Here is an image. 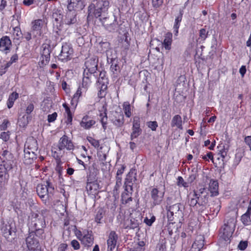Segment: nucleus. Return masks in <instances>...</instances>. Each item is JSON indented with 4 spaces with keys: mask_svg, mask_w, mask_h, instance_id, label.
I'll use <instances>...</instances> for the list:
<instances>
[{
    "mask_svg": "<svg viewBox=\"0 0 251 251\" xmlns=\"http://www.w3.org/2000/svg\"><path fill=\"white\" fill-rule=\"evenodd\" d=\"M13 154L7 150L0 153V190L7 184L9 178L8 172L12 169Z\"/></svg>",
    "mask_w": 251,
    "mask_h": 251,
    "instance_id": "nucleus-1",
    "label": "nucleus"
},
{
    "mask_svg": "<svg viewBox=\"0 0 251 251\" xmlns=\"http://www.w3.org/2000/svg\"><path fill=\"white\" fill-rule=\"evenodd\" d=\"M235 220L234 218H230L228 219L221 229L220 237L225 241H228L229 243L230 238L235 230Z\"/></svg>",
    "mask_w": 251,
    "mask_h": 251,
    "instance_id": "nucleus-2",
    "label": "nucleus"
},
{
    "mask_svg": "<svg viewBox=\"0 0 251 251\" xmlns=\"http://www.w3.org/2000/svg\"><path fill=\"white\" fill-rule=\"evenodd\" d=\"M92 5L94 6V15L96 18H102L106 16L109 6L108 0H94Z\"/></svg>",
    "mask_w": 251,
    "mask_h": 251,
    "instance_id": "nucleus-3",
    "label": "nucleus"
},
{
    "mask_svg": "<svg viewBox=\"0 0 251 251\" xmlns=\"http://www.w3.org/2000/svg\"><path fill=\"white\" fill-rule=\"evenodd\" d=\"M29 228H45V220L42 214L31 212L28 217Z\"/></svg>",
    "mask_w": 251,
    "mask_h": 251,
    "instance_id": "nucleus-4",
    "label": "nucleus"
},
{
    "mask_svg": "<svg viewBox=\"0 0 251 251\" xmlns=\"http://www.w3.org/2000/svg\"><path fill=\"white\" fill-rule=\"evenodd\" d=\"M74 50L71 45L68 43H64L62 46V49L58 58L62 62H67L73 57Z\"/></svg>",
    "mask_w": 251,
    "mask_h": 251,
    "instance_id": "nucleus-5",
    "label": "nucleus"
},
{
    "mask_svg": "<svg viewBox=\"0 0 251 251\" xmlns=\"http://www.w3.org/2000/svg\"><path fill=\"white\" fill-rule=\"evenodd\" d=\"M98 59L96 56H93L91 58H87L85 62V68L84 73L90 75L95 74L98 68ZM95 76V75H94Z\"/></svg>",
    "mask_w": 251,
    "mask_h": 251,
    "instance_id": "nucleus-6",
    "label": "nucleus"
},
{
    "mask_svg": "<svg viewBox=\"0 0 251 251\" xmlns=\"http://www.w3.org/2000/svg\"><path fill=\"white\" fill-rule=\"evenodd\" d=\"M136 175L137 171L136 169L132 168L130 170L125 179L124 184L125 191H127V188H129V189L133 191V184L137 180Z\"/></svg>",
    "mask_w": 251,
    "mask_h": 251,
    "instance_id": "nucleus-7",
    "label": "nucleus"
},
{
    "mask_svg": "<svg viewBox=\"0 0 251 251\" xmlns=\"http://www.w3.org/2000/svg\"><path fill=\"white\" fill-rule=\"evenodd\" d=\"M41 52L42 60L39 62L40 67H43L48 64L50 60V54L51 52L50 47L49 44H43L42 46Z\"/></svg>",
    "mask_w": 251,
    "mask_h": 251,
    "instance_id": "nucleus-8",
    "label": "nucleus"
},
{
    "mask_svg": "<svg viewBox=\"0 0 251 251\" xmlns=\"http://www.w3.org/2000/svg\"><path fill=\"white\" fill-rule=\"evenodd\" d=\"M36 192L39 197L42 200L44 203L47 204L49 202V198L51 197L50 194L49 189L43 183L38 184L36 187Z\"/></svg>",
    "mask_w": 251,
    "mask_h": 251,
    "instance_id": "nucleus-9",
    "label": "nucleus"
},
{
    "mask_svg": "<svg viewBox=\"0 0 251 251\" xmlns=\"http://www.w3.org/2000/svg\"><path fill=\"white\" fill-rule=\"evenodd\" d=\"M165 190L160 191L156 188H153L151 191V197L152 200V204L155 206L160 204L164 198Z\"/></svg>",
    "mask_w": 251,
    "mask_h": 251,
    "instance_id": "nucleus-10",
    "label": "nucleus"
},
{
    "mask_svg": "<svg viewBox=\"0 0 251 251\" xmlns=\"http://www.w3.org/2000/svg\"><path fill=\"white\" fill-rule=\"evenodd\" d=\"M58 147L59 151H62L66 149L68 151L73 150L74 149V145L69 137L64 135L59 140Z\"/></svg>",
    "mask_w": 251,
    "mask_h": 251,
    "instance_id": "nucleus-11",
    "label": "nucleus"
},
{
    "mask_svg": "<svg viewBox=\"0 0 251 251\" xmlns=\"http://www.w3.org/2000/svg\"><path fill=\"white\" fill-rule=\"evenodd\" d=\"M26 244L29 250L35 251L38 250L40 247L39 242L34 236L33 233H29V235L26 237Z\"/></svg>",
    "mask_w": 251,
    "mask_h": 251,
    "instance_id": "nucleus-12",
    "label": "nucleus"
},
{
    "mask_svg": "<svg viewBox=\"0 0 251 251\" xmlns=\"http://www.w3.org/2000/svg\"><path fill=\"white\" fill-rule=\"evenodd\" d=\"M183 208L182 205L180 203L175 204L170 206L168 209L167 217L169 220L172 221V218L175 214L178 216L182 214V210Z\"/></svg>",
    "mask_w": 251,
    "mask_h": 251,
    "instance_id": "nucleus-13",
    "label": "nucleus"
},
{
    "mask_svg": "<svg viewBox=\"0 0 251 251\" xmlns=\"http://www.w3.org/2000/svg\"><path fill=\"white\" fill-rule=\"evenodd\" d=\"M140 118L138 117H135L133 119L132 131L130 135V139L133 140L134 138L139 136L142 132V129L140 128Z\"/></svg>",
    "mask_w": 251,
    "mask_h": 251,
    "instance_id": "nucleus-14",
    "label": "nucleus"
},
{
    "mask_svg": "<svg viewBox=\"0 0 251 251\" xmlns=\"http://www.w3.org/2000/svg\"><path fill=\"white\" fill-rule=\"evenodd\" d=\"M81 243L85 247H90L94 243V237L92 231H83V237L80 239Z\"/></svg>",
    "mask_w": 251,
    "mask_h": 251,
    "instance_id": "nucleus-15",
    "label": "nucleus"
},
{
    "mask_svg": "<svg viewBox=\"0 0 251 251\" xmlns=\"http://www.w3.org/2000/svg\"><path fill=\"white\" fill-rule=\"evenodd\" d=\"M99 173V170L96 167L95 165L93 164L90 166L87 173V182H98L97 176Z\"/></svg>",
    "mask_w": 251,
    "mask_h": 251,
    "instance_id": "nucleus-16",
    "label": "nucleus"
},
{
    "mask_svg": "<svg viewBox=\"0 0 251 251\" xmlns=\"http://www.w3.org/2000/svg\"><path fill=\"white\" fill-rule=\"evenodd\" d=\"M64 23L67 25H72L77 23V14L75 10H69L66 13Z\"/></svg>",
    "mask_w": 251,
    "mask_h": 251,
    "instance_id": "nucleus-17",
    "label": "nucleus"
},
{
    "mask_svg": "<svg viewBox=\"0 0 251 251\" xmlns=\"http://www.w3.org/2000/svg\"><path fill=\"white\" fill-rule=\"evenodd\" d=\"M12 45L11 41L8 36H3L0 40V51L7 54L9 52Z\"/></svg>",
    "mask_w": 251,
    "mask_h": 251,
    "instance_id": "nucleus-18",
    "label": "nucleus"
},
{
    "mask_svg": "<svg viewBox=\"0 0 251 251\" xmlns=\"http://www.w3.org/2000/svg\"><path fill=\"white\" fill-rule=\"evenodd\" d=\"M118 239V236L116 232L111 231L108 235V239L107 240L108 251H113V250L116 247Z\"/></svg>",
    "mask_w": 251,
    "mask_h": 251,
    "instance_id": "nucleus-19",
    "label": "nucleus"
},
{
    "mask_svg": "<svg viewBox=\"0 0 251 251\" xmlns=\"http://www.w3.org/2000/svg\"><path fill=\"white\" fill-rule=\"evenodd\" d=\"M96 124V121L88 115L84 116L80 123V126L85 129H89Z\"/></svg>",
    "mask_w": 251,
    "mask_h": 251,
    "instance_id": "nucleus-20",
    "label": "nucleus"
},
{
    "mask_svg": "<svg viewBox=\"0 0 251 251\" xmlns=\"http://www.w3.org/2000/svg\"><path fill=\"white\" fill-rule=\"evenodd\" d=\"M86 189L89 195L95 196L98 193L100 185L98 182H87Z\"/></svg>",
    "mask_w": 251,
    "mask_h": 251,
    "instance_id": "nucleus-21",
    "label": "nucleus"
},
{
    "mask_svg": "<svg viewBox=\"0 0 251 251\" xmlns=\"http://www.w3.org/2000/svg\"><path fill=\"white\" fill-rule=\"evenodd\" d=\"M111 121L116 126L118 127H122L125 123L124 116L123 113L115 112Z\"/></svg>",
    "mask_w": 251,
    "mask_h": 251,
    "instance_id": "nucleus-22",
    "label": "nucleus"
},
{
    "mask_svg": "<svg viewBox=\"0 0 251 251\" xmlns=\"http://www.w3.org/2000/svg\"><path fill=\"white\" fill-rule=\"evenodd\" d=\"M84 5L82 0H70L68 4L69 10H81L83 8Z\"/></svg>",
    "mask_w": 251,
    "mask_h": 251,
    "instance_id": "nucleus-23",
    "label": "nucleus"
},
{
    "mask_svg": "<svg viewBox=\"0 0 251 251\" xmlns=\"http://www.w3.org/2000/svg\"><path fill=\"white\" fill-rule=\"evenodd\" d=\"M108 20L111 23L110 24L106 23L105 28L110 32L115 31L118 28V22L116 17L115 15H111V18L108 19Z\"/></svg>",
    "mask_w": 251,
    "mask_h": 251,
    "instance_id": "nucleus-24",
    "label": "nucleus"
},
{
    "mask_svg": "<svg viewBox=\"0 0 251 251\" xmlns=\"http://www.w3.org/2000/svg\"><path fill=\"white\" fill-rule=\"evenodd\" d=\"M204 246V238L199 236L192 246V249L189 251H200Z\"/></svg>",
    "mask_w": 251,
    "mask_h": 251,
    "instance_id": "nucleus-25",
    "label": "nucleus"
},
{
    "mask_svg": "<svg viewBox=\"0 0 251 251\" xmlns=\"http://www.w3.org/2000/svg\"><path fill=\"white\" fill-rule=\"evenodd\" d=\"M219 185L217 180H210L209 184V191L211 194V196H215L218 195Z\"/></svg>",
    "mask_w": 251,
    "mask_h": 251,
    "instance_id": "nucleus-26",
    "label": "nucleus"
},
{
    "mask_svg": "<svg viewBox=\"0 0 251 251\" xmlns=\"http://www.w3.org/2000/svg\"><path fill=\"white\" fill-rule=\"evenodd\" d=\"M171 126L172 127H177L180 129H182V119L180 115H176L172 119L171 122Z\"/></svg>",
    "mask_w": 251,
    "mask_h": 251,
    "instance_id": "nucleus-27",
    "label": "nucleus"
},
{
    "mask_svg": "<svg viewBox=\"0 0 251 251\" xmlns=\"http://www.w3.org/2000/svg\"><path fill=\"white\" fill-rule=\"evenodd\" d=\"M172 37L173 35L171 32H168L165 34L162 44L166 50H170L171 49L172 43Z\"/></svg>",
    "mask_w": 251,
    "mask_h": 251,
    "instance_id": "nucleus-28",
    "label": "nucleus"
},
{
    "mask_svg": "<svg viewBox=\"0 0 251 251\" xmlns=\"http://www.w3.org/2000/svg\"><path fill=\"white\" fill-rule=\"evenodd\" d=\"M52 17L57 23H61L63 20V14L62 9H54L53 10Z\"/></svg>",
    "mask_w": 251,
    "mask_h": 251,
    "instance_id": "nucleus-29",
    "label": "nucleus"
},
{
    "mask_svg": "<svg viewBox=\"0 0 251 251\" xmlns=\"http://www.w3.org/2000/svg\"><path fill=\"white\" fill-rule=\"evenodd\" d=\"M197 194L198 201V205L200 206H205L208 201L207 195H202V192H201V194L197 193Z\"/></svg>",
    "mask_w": 251,
    "mask_h": 251,
    "instance_id": "nucleus-30",
    "label": "nucleus"
},
{
    "mask_svg": "<svg viewBox=\"0 0 251 251\" xmlns=\"http://www.w3.org/2000/svg\"><path fill=\"white\" fill-rule=\"evenodd\" d=\"M183 14V10L180 9L179 14L175 19V24L174 25V28L176 31V34L178 33V29L179 27L180 22L182 21Z\"/></svg>",
    "mask_w": 251,
    "mask_h": 251,
    "instance_id": "nucleus-31",
    "label": "nucleus"
},
{
    "mask_svg": "<svg viewBox=\"0 0 251 251\" xmlns=\"http://www.w3.org/2000/svg\"><path fill=\"white\" fill-rule=\"evenodd\" d=\"M32 30L33 31H39L40 33L43 26V21L42 20L38 19L32 22Z\"/></svg>",
    "mask_w": 251,
    "mask_h": 251,
    "instance_id": "nucleus-32",
    "label": "nucleus"
},
{
    "mask_svg": "<svg viewBox=\"0 0 251 251\" xmlns=\"http://www.w3.org/2000/svg\"><path fill=\"white\" fill-rule=\"evenodd\" d=\"M52 181L53 179L52 178H48L44 181L43 183L46 186L47 188L49 189L50 194L51 195V196H52L54 191V185Z\"/></svg>",
    "mask_w": 251,
    "mask_h": 251,
    "instance_id": "nucleus-33",
    "label": "nucleus"
},
{
    "mask_svg": "<svg viewBox=\"0 0 251 251\" xmlns=\"http://www.w3.org/2000/svg\"><path fill=\"white\" fill-rule=\"evenodd\" d=\"M44 228H29V233L34 234V237L36 236L39 238L42 239L43 235L44 233Z\"/></svg>",
    "mask_w": 251,
    "mask_h": 251,
    "instance_id": "nucleus-34",
    "label": "nucleus"
},
{
    "mask_svg": "<svg viewBox=\"0 0 251 251\" xmlns=\"http://www.w3.org/2000/svg\"><path fill=\"white\" fill-rule=\"evenodd\" d=\"M36 148H38L37 141L33 138L29 139L25 145V149H31Z\"/></svg>",
    "mask_w": 251,
    "mask_h": 251,
    "instance_id": "nucleus-35",
    "label": "nucleus"
},
{
    "mask_svg": "<svg viewBox=\"0 0 251 251\" xmlns=\"http://www.w3.org/2000/svg\"><path fill=\"white\" fill-rule=\"evenodd\" d=\"M18 97L19 95L16 92H13L10 95L7 103L8 108H10L13 106L14 101Z\"/></svg>",
    "mask_w": 251,
    "mask_h": 251,
    "instance_id": "nucleus-36",
    "label": "nucleus"
},
{
    "mask_svg": "<svg viewBox=\"0 0 251 251\" xmlns=\"http://www.w3.org/2000/svg\"><path fill=\"white\" fill-rule=\"evenodd\" d=\"M92 75L87 74L86 73H83V77L82 81V87L86 90L87 86L90 83L91 80L90 78Z\"/></svg>",
    "mask_w": 251,
    "mask_h": 251,
    "instance_id": "nucleus-37",
    "label": "nucleus"
},
{
    "mask_svg": "<svg viewBox=\"0 0 251 251\" xmlns=\"http://www.w3.org/2000/svg\"><path fill=\"white\" fill-rule=\"evenodd\" d=\"M2 234L3 236L8 239L12 235L11 227L10 225H5L1 228Z\"/></svg>",
    "mask_w": 251,
    "mask_h": 251,
    "instance_id": "nucleus-38",
    "label": "nucleus"
},
{
    "mask_svg": "<svg viewBox=\"0 0 251 251\" xmlns=\"http://www.w3.org/2000/svg\"><path fill=\"white\" fill-rule=\"evenodd\" d=\"M123 109L126 116L129 118L131 116V112L130 105L128 102L126 101L124 103Z\"/></svg>",
    "mask_w": 251,
    "mask_h": 251,
    "instance_id": "nucleus-39",
    "label": "nucleus"
},
{
    "mask_svg": "<svg viewBox=\"0 0 251 251\" xmlns=\"http://www.w3.org/2000/svg\"><path fill=\"white\" fill-rule=\"evenodd\" d=\"M115 62V61H110L111 63L110 69L114 75H117L120 72V68L119 65Z\"/></svg>",
    "mask_w": 251,
    "mask_h": 251,
    "instance_id": "nucleus-40",
    "label": "nucleus"
},
{
    "mask_svg": "<svg viewBox=\"0 0 251 251\" xmlns=\"http://www.w3.org/2000/svg\"><path fill=\"white\" fill-rule=\"evenodd\" d=\"M250 216V215H247L245 213L242 215L241 220L244 226H247L251 225V219Z\"/></svg>",
    "mask_w": 251,
    "mask_h": 251,
    "instance_id": "nucleus-41",
    "label": "nucleus"
},
{
    "mask_svg": "<svg viewBox=\"0 0 251 251\" xmlns=\"http://www.w3.org/2000/svg\"><path fill=\"white\" fill-rule=\"evenodd\" d=\"M104 214L105 213L103 209L101 208H99L95 216V221L97 223H100V220L103 218Z\"/></svg>",
    "mask_w": 251,
    "mask_h": 251,
    "instance_id": "nucleus-42",
    "label": "nucleus"
},
{
    "mask_svg": "<svg viewBox=\"0 0 251 251\" xmlns=\"http://www.w3.org/2000/svg\"><path fill=\"white\" fill-rule=\"evenodd\" d=\"M105 52L107 60L110 59L111 61H115L116 54L113 50L109 48Z\"/></svg>",
    "mask_w": 251,
    "mask_h": 251,
    "instance_id": "nucleus-43",
    "label": "nucleus"
},
{
    "mask_svg": "<svg viewBox=\"0 0 251 251\" xmlns=\"http://www.w3.org/2000/svg\"><path fill=\"white\" fill-rule=\"evenodd\" d=\"M25 158L28 160H33L36 158L37 153H33L30 152L28 150L24 149Z\"/></svg>",
    "mask_w": 251,
    "mask_h": 251,
    "instance_id": "nucleus-44",
    "label": "nucleus"
},
{
    "mask_svg": "<svg viewBox=\"0 0 251 251\" xmlns=\"http://www.w3.org/2000/svg\"><path fill=\"white\" fill-rule=\"evenodd\" d=\"M100 116L101 117L100 122L101 123L102 127L105 130L106 128L107 117L105 111L100 113Z\"/></svg>",
    "mask_w": 251,
    "mask_h": 251,
    "instance_id": "nucleus-45",
    "label": "nucleus"
},
{
    "mask_svg": "<svg viewBox=\"0 0 251 251\" xmlns=\"http://www.w3.org/2000/svg\"><path fill=\"white\" fill-rule=\"evenodd\" d=\"M133 191H131L130 189H129V188H127V190L125 191V192L122 194L121 197H122V201L123 203L125 204L127 198L130 195H131Z\"/></svg>",
    "mask_w": 251,
    "mask_h": 251,
    "instance_id": "nucleus-46",
    "label": "nucleus"
},
{
    "mask_svg": "<svg viewBox=\"0 0 251 251\" xmlns=\"http://www.w3.org/2000/svg\"><path fill=\"white\" fill-rule=\"evenodd\" d=\"M145 244L144 241H139L137 244H135L133 251H142L144 248Z\"/></svg>",
    "mask_w": 251,
    "mask_h": 251,
    "instance_id": "nucleus-47",
    "label": "nucleus"
},
{
    "mask_svg": "<svg viewBox=\"0 0 251 251\" xmlns=\"http://www.w3.org/2000/svg\"><path fill=\"white\" fill-rule=\"evenodd\" d=\"M13 29V35L17 40H19L23 37L22 33L20 27L17 26L14 28Z\"/></svg>",
    "mask_w": 251,
    "mask_h": 251,
    "instance_id": "nucleus-48",
    "label": "nucleus"
},
{
    "mask_svg": "<svg viewBox=\"0 0 251 251\" xmlns=\"http://www.w3.org/2000/svg\"><path fill=\"white\" fill-rule=\"evenodd\" d=\"M189 204L191 206H195L197 204H198L197 194L195 191H194L193 195V198H192L189 201Z\"/></svg>",
    "mask_w": 251,
    "mask_h": 251,
    "instance_id": "nucleus-49",
    "label": "nucleus"
},
{
    "mask_svg": "<svg viewBox=\"0 0 251 251\" xmlns=\"http://www.w3.org/2000/svg\"><path fill=\"white\" fill-rule=\"evenodd\" d=\"M208 31H206L205 28H201L200 30L199 36L200 38L204 41L207 37Z\"/></svg>",
    "mask_w": 251,
    "mask_h": 251,
    "instance_id": "nucleus-50",
    "label": "nucleus"
},
{
    "mask_svg": "<svg viewBox=\"0 0 251 251\" xmlns=\"http://www.w3.org/2000/svg\"><path fill=\"white\" fill-rule=\"evenodd\" d=\"M28 117L24 116L22 118H20L19 120V124L20 126L24 127L27 125L28 123Z\"/></svg>",
    "mask_w": 251,
    "mask_h": 251,
    "instance_id": "nucleus-51",
    "label": "nucleus"
},
{
    "mask_svg": "<svg viewBox=\"0 0 251 251\" xmlns=\"http://www.w3.org/2000/svg\"><path fill=\"white\" fill-rule=\"evenodd\" d=\"M87 140L94 147L96 148H98L100 146L99 141L91 137H88Z\"/></svg>",
    "mask_w": 251,
    "mask_h": 251,
    "instance_id": "nucleus-52",
    "label": "nucleus"
},
{
    "mask_svg": "<svg viewBox=\"0 0 251 251\" xmlns=\"http://www.w3.org/2000/svg\"><path fill=\"white\" fill-rule=\"evenodd\" d=\"M105 74L106 72L105 71L100 72L98 80V84L102 83V81H107V79L105 77Z\"/></svg>",
    "mask_w": 251,
    "mask_h": 251,
    "instance_id": "nucleus-53",
    "label": "nucleus"
},
{
    "mask_svg": "<svg viewBox=\"0 0 251 251\" xmlns=\"http://www.w3.org/2000/svg\"><path fill=\"white\" fill-rule=\"evenodd\" d=\"M147 126L152 131H155L158 126L157 123L156 121H150L147 123Z\"/></svg>",
    "mask_w": 251,
    "mask_h": 251,
    "instance_id": "nucleus-54",
    "label": "nucleus"
},
{
    "mask_svg": "<svg viewBox=\"0 0 251 251\" xmlns=\"http://www.w3.org/2000/svg\"><path fill=\"white\" fill-rule=\"evenodd\" d=\"M155 217L154 216L151 217V219H148V218H146L144 222L146 223L148 226H151L152 225V223L155 221Z\"/></svg>",
    "mask_w": 251,
    "mask_h": 251,
    "instance_id": "nucleus-55",
    "label": "nucleus"
},
{
    "mask_svg": "<svg viewBox=\"0 0 251 251\" xmlns=\"http://www.w3.org/2000/svg\"><path fill=\"white\" fill-rule=\"evenodd\" d=\"M247 246H248V241H241L239 243V244L238 246V248L239 250L243 251V250H245L247 248Z\"/></svg>",
    "mask_w": 251,
    "mask_h": 251,
    "instance_id": "nucleus-56",
    "label": "nucleus"
},
{
    "mask_svg": "<svg viewBox=\"0 0 251 251\" xmlns=\"http://www.w3.org/2000/svg\"><path fill=\"white\" fill-rule=\"evenodd\" d=\"M177 184L178 185H182L184 187L188 186L187 183L184 182L183 178L181 176H178L177 179Z\"/></svg>",
    "mask_w": 251,
    "mask_h": 251,
    "instance_id": "nucleus-57",
    "label": "nucleus"
},
{
    "mask_svg": "<svg viewBox=\"0 0 251 251\" xmlns=\"http://www.w3.org/2000/svg\"><path fill=\"white\" fill-rule=\"evenodd\" d=\"M111 18V16H107V15L102 18H100V20L102 22L103 25L105 27V23L110 24L111 22L108 19Z\"/></svg>",
    "mask_w": 251,
    "mask_h": 251,
    "instance_id": "nucleus-58",
    "label": "nucleus"
},
{
    "mask_svg": "<svg viewBox=\"0 0 251 251\" xmlns=\"http://www.w3.org/2000/svg\"><path fill=\"white\" fill-rule=\"evenodd\" d=\"M57 113L56 112H54L52 114H50L48 116V121L49 123L54 122L57 117Z\"/></svg>",
    "mask_w": 251,
    "mask_h": 251,
    "instance_id": "nucleus-59",
    "label": "nucleus"
},
{
    "mask_svg": "<svg viewBox=\"0 0 251 251\" xmlns=\"http://www.w3.org/2000/svg\"><path fill=\"white\" fill-rule=\"evenodd\" d=\"M163 2V0H152V5L154 7H159Z\"/></svg>",
    "mask_w": 251,
    "mask_h": 251,
    "instance_id": "nucleus-60",
    "label": "nucleus"
},
{
    "mask_svg": "<svg viewBox=\"0 0 251 251\" xmlns=\"http://www.w3.org/2000/svg\"><path fill=\"white\" fill-rule=\"evenodd\" d=\"M131 224L130 226V227L132 229H134L138 227L139 223L137 222V220H136L134 219L130 220Z\"/></svg>",
    "mask_w": 251,
    "mask_h": 251,
    "instance_id": "nucleus-61",
    "label": "nucleus"
},
{
    "mask_svg": "<svg viewBox=\"0 0 251 251\" xmlns=\"http://www.w3.org/2000/svg\"><path fill=\"white\" fill-rule=\"evenodd\" d=\"M116 186H115V187L117 188H118L122 185V176L121 175L117 176L116 175Z\"/></svg>",
    "mask_w": 251,
    "mask_h": 251,
    "instance_id": "nucleus-62",
    "label": "nucleus"
},
{
    "mask_svg": "<svg viewBox=\"0 0 251 251\" xmlns=\"http://www.w3.org/2000/svg\"><path fill=\"white\" fill-rule=\"evenodd\" d=\"M71 245L75 250H78L80 248L79 243L76 240H73L72 241Z\"/></svg>",
    "mask_w": 251,
    "mask_h": 251,
    "instance_id": "nucleus-63",
    "label": "nucleus"
},
{
    "mask_svg": "<svg viewBox=\"0 0 251 251\" xmlns=\"http://www.w3.org/2000/svg\"><path fill=\"white\" fill-rule=\"evenodd\" d=\"M68 245L66 244L62 243L58 246L57 251H66Z\"/></svg>",
    "mask_w": 251,
    "mask_h": 251,
    "instance_id": "nucleus-64",
    "label": "nucleus"
}]
</instances>
